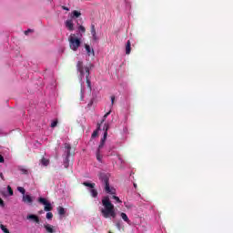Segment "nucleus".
Wrapping results in <instances>:
<instances>
[{
	"label": "nucleus",
	"instance_id": "42",
	"mask_svg": "<svg viewBox=\"0 0 233 233\" xmlns=\"http://www.w3.org/2000/svg\"><path fill=\"white\" fill-rule=\"evenodd\" d=\"M28 32H32L31 29H28L27 31L25 32V35H28Z\"/></svg>",
	"mask_w": 233,
	"mask_h": 233
},
{
	"label": "nucleus",
	"instance_id": "31",
	"mask_svg": "<svg viewBox=\"0 0 233 233\" xmlns=\"http://www.w3.org/2000/svg\"><path fill=\"white\" fill-rule=\"evenodd\" d=\"M100 150H101V148H99V146H98V149H97V153H96L97 161H101V155H99Z\"/></svg>",
	"mask_w": 233,
	"mask_h": 233
},
{
	"label": "nucleus",
	"instance_id": "41",
	"mask_svg": "<svg viewBox=\"0 0 233 233\" xmlns=\"http://www.w3.org/2000/svg\"><path fill=\"white\" fill-rule=\"evenodd\" d=\"M0 177L1 179H3V181H5V176L3 175V173H0Z\"/></svg>",
	"mask_w": 233,
	"mask_h": 233
},
{
	"label": "nucleus",
	"instance_id": "21",
	"mask_svg": "<svg viewBox=\"0 0 233 233\" xmlns=\"http://www.w3.org/2000/svg\"><path fill=\"white\" fill-rule=\"evenodd\" d=\"M120 216L122 219L126 221V223H130V219L128 218V216L127 215V213H121Z\"/></svg>",
	"mask_w": 233,
	"mask_h": 233
},
{
	"label": "nucleus",
	"instance_id": "10",
	"mask_svg": "<svg viewBox=\"0 0 233 233\" xmlns=\"http://www.w3.org/2000/svg\"><path fill=\"white\" fill-rule=\"evenodd\" d=\"M85 48H86V52L87 54V56H96L95 52H94V48H91L90 46H88L87 44L85 45Z\"/></svg>",
	"mask_w": 233,
	"mask_h": 233
},
{
	"label": "nucleus",
	"instance_id": "14",
	"mask_svg": "<svg viewBox=\"0 0 233 233\" xmlns=\"http://www.w3.org/2000/svg\"><path fill=\"white\" fill-rule=\"evenodd\" d=\"M82 185L84 187H87L88 188H91V190L93 188H96V183H90V182H83Z\"/></svg>",
	"mask_w": 233,
	"mask_h": 233
},
{
	"label": "nucleus",
	"instance_id": "36",
	"mask_svg": "<svg viewBox=\"0 0 233 233\" xmlns=\"http://www.w3.org/2000/svg\"><path fill=\"white\" fill-rule=\"evenodd\" d=\"M0 207H5V201L0 198Z\"/></svg>",
	"mask_w": 233,
	"mask_h": 233
},
{
	"label": "nucleus",
	"instance_id": "8",
	"mask_svg": "<svg viewBox=\"0 0 233 233\" xmlns=\"http://www.w3.org/2000/svg\"><path fill=\"white\" fill-rule=\"evenodd\" d=\"M85 72L86 73V79L87 86H88V88L91 89L92 85H91L90 79L88 78V77H90V68H88V66H86L85 67Z\"/></svg>",
	"mask_w": 233,
	"mask_h": 233
},
{
	"label": "nucleus",
	"instance_id": "5",
	"mask_svg": "<svg viewBox=\"0 0 233 233\" xmlns=\"http://www.w3.org/2000/svg\"><path fill=\"white\" fill-rule=\"evenodd\" d=\"M65 150L66 157H70V156H74V150L72 151V146H70V144H65Z\"/></svg>",
	"mask_w": 233,
	"mask_h": 233
},
{
	"label": "nucleus",
	"instance_id": "25",
	"mask_svg": "<svg viewBox=\"0 0 233 233\" xmlns=\"http://www.w3.org/2000/svg\"><path fill=\"white\" fill-rule=\"evenodd\" d=\"M72 14H73V17H80L81 15V12L77 10L73 11Z\"/></svg>",
	"mask_w": 233,
	"mask_h": 233
},
{
	"label": "nucleus",
	"instance_id": "35",
	"mask_svg": "<svg viewBox=\"0 0 233 233\" xmlns=\"http://www.w3.org/2000/svg\"><path fill=\"white\" fill-rule=\"evenodd\" d=\"M116 101V96H111V106H114V102Z\"/></svg>",
	"mask_w": 233,
	"mask_h": 233
},
{
	"label": "nucleus",
	"instance_id": "9",
	"mask_svg": "<svg viewBox=\"0 0 233 233\" xmlns=\"http://www.w3.org/2000/svg\"><path fill=\"white\" fill-rule=\"evenodd\" d=\"M24 203H27L28 205H32L34 203V198L30 195H24L23 196Z\"/></svg>",
	"mask_w": 233,
	"mask_h": 233
},
{
	"label": "nucleus",
	"instance_id": "38",
	"mask_svg": "<svg viewBox=\"0 0 233 233\" xmlns=\"http://www.w3.org/2000/svg\"><path fill=\"white\" fill-rule=\"evenodd\" d=\"M81 98H80V101H83V98L85 97V96H84V93H83V88L81 89Z\"/></svg>",
	"mask_w": 233,
	"mask_h": 233
},
{
	"label": "nucleus",
	"instance_id": "19",
	"mask_svg": "<svg viewBox=\"0 0 233 233\" xmlns=\"http://www.w3.org/2000/svg\"><path fill=\"white\" fill-rule=\"evenodd\" d=\"M57 212H58L59 216H65V214H66V210H65V208H63V207H58Z\"/></svg>",
	"mask_w": 233,
	"mask_h": 233
},
{
	"label": "nucleus",
	"instance_id": "28",
	"mask_svg": "<svg viewBox=\"0 0 233 233\" xmlns=\"http://www.w3.org/2000/svg\"><path fill=\"white\" fill-rule=\"evenodd\" d=\"M38 201L39 203H42V205H46L48 202V200H46L45 198H39Z\"/></svg>",
	"mask_w": 233,
	"mask_h": 233
},
{
	"label": "nucleus",
	"instance_id": "7",
	"mask_svg": "<svg viewBox=\"0 0 233 233\" xmlns=\"http://www.w3.org/2000/svg\"><path fill=\"white\" fill-rule=\"evenodd\" d=\"M26 219H28L29 221H33L37 225H39L40 223L39 217L37 215H34V214L27 215Z\"/></svg>",
	"mask_w": 233,
	"mask_h": 233
},
{
	"label": "nucleus",
	"instance_id": "4",
	"mask_svg": "<svg viewBox=\"0 0 233 233\" xmlns=\"http://www.w3.org/2000/svg\"><path fill=\"white\" fill-rule=\"evenodd\" d=\"M108 128L109 126L108 124H105L103 130H104V137L103 138L100 140V144H99V148H103V147H105V142L106 141V137L108 136Z\"/></svg>",
	"mask_w": 233,
	"mask_h": 233
},
{
	"label": "nucleus",
	"instance_id": "2",
	"mask_svg": "<svg viewBox=\"0 0 233 233\" xmlns=\"http://www.w3.org/2000/svg\"><path fill=\"white\" fill-rule=\"evenodd\" d=\"M99 179L105 185V191L106 192V194H116V189L113 187L110 188L108 175L101 173L99 175Z\"/></svg>",
	"mask_w": 233,
	"mask_h": 233
},
{
	"label": "nucleus",
	"instance_id": "30",
	"mask_svg": "<svg viewBox=\"0 0 233 233\" xmlns=\"http://www.w3.org/2000/svg\"><path fill=\"white\" fill-rule=\"evenodd\" d=\"M78 30L80 32H82V34H85V32H86V28H85V26H83V25H79L78 26Z\"/></svg>",
	"mask_w": 233,
	"mask_h": 233
},
{
	"label": "nucleus",
	"instance_id": "15",
	"mask_svg": "<svg viewBox=\"0 0 233 233\" xmlns=\"http://www.w3.org/2000/svg\"><path fill=\"white\" fill-rule=\"evenodd\" d=\"M82 185L84 187H87L88 188H91V190L93 188H96V183H90V182H83Z\"/></svg>",
	"mask_w": 233,
	"mask_h": 233
},
{
	"label": "nucleus",
	"instance_id": "26",
	"mask_svg": "<svg viewBox=\"0 0 233 233\" xmlns=\"http://www.w3.org/2000/svg\"><path fill=\"white\" fill-rule=\"evenodd\" d=\"M97 34L96 32V25L94 24L91 25V35H96Z\"/></svg>",
	"mask_w": 233,
	"mask_h": 233
},
{
	"label": "nucleus",
	"instance_id": "32",
	"mask_svg": "<svg viewBox=\"0 0 233 233\" xmlns=\"http://www.w3.org/2000/svg\"><path fill=\"white\" fill-rule=\"evenodd\" d=\"M46 218V219H52V218H54V214H52V212H47Z\"/></svg>",
	"mask_w": 233,
	"mask_h": 233
},
{
	"label": "nucleus",
	"instance_id": "45",
	"mask_svg": "<svg viewBox=\"0 0 233 233\" xmlns=\"http://www.w3.org/2000/svg\"><path fill=\"white\" fill-rule=\"evenodd\" d=\"M108 233H112V231H109Z\"/></svg>",
	"mask_w": 233,
	"mask_h": 233
},
{
	"label": "nucleus",
	"instance_id": "40",
	"mask_svg": "<svg viewBox=\"0 0 233 233\" xmlns=\"http://www.w3.org/2000/svg\"><path fill=\"white\" fill-rule=\"evenodd\" d=\"M62 8H63V10H66V12H68V10H70L68 7H66L65 5H63Z\"/></svg>",
	"mask_w": 233,
	"mask_h": 233
},
{
	"label": "nucleus",
	"instance_id": "33",
	"mask_svg": "<svg viewBox=\"0 0 233 233\" xmlns=\"http://www.w3.org/2000/svg\"><path fill=\"white\" fill-rule=\"evenodd\" d=\"M112 198L115 199L116 203H123V201H121L117 196H113Z\"/></svg>",
	"mask_w": 233,
	"mask_h": 233
},
{
	"label": "nucleus",
	"instance_id": "18",
	"mask_svg": "<svg viewBox=\"0 0 233 233\" xmlns=\"http://www.w3.org/2000/svg\"><path fill=\"white\" fill-rule=\"evenodd\" d=\"M41 164L44 167H48V165H50V160L48 158L42 157Z\"/></svg>",
	"mask_w": 233,
	"mask_h": 233
},
{
	"label": "nucleus",
	"instance_id": "16",
	"mask_svg": "<svg viewBox=\"0 0 233 233\" xmlns=\"http://www.w3.org/2000/svg\"><path fill=\"white\" fill-rule=\"evenodd\" d=\"M64 167H65V168H68L70 167V157H65Z\"/></svg>",
	"mask_w": 233,
	"mask_h": 233
},
{
	"label": "nucleus",
	"instance_id": "22",
	"mask_svg": "<svg viewBox=\"0 0 233 233\" xmlns=\"http://www.w3.org/2000/svg\"><path fill=\"white\" fill-rule=\"evenodd\" d=\"M98 130H101V124H97V129L96 130H95L93 133H92V135H91V137H97V131Z\"/></svg>",
	"mask_w": 233,
	"mask_h": 233
},
{
	"label": "nucleus",
	"instance_id": "1",
	"mask_svg": "<svg viewBox=\"0 0 233 233\" xmlns=\"http://www.w3.org/2000/svg\"><path fill=\"white\" fill-rule=\"evenodd\" d=\"M102 205L104 208L101 209V214L103 218L107 219V218H116V209L114 208V204L110 201V198L104 197L102 198Z\"/></svg>",
	"mask_w": 233,
	"mask_h": 233
},
{
	"label": "nucleus",
	"instance_id": "6",
	"mask_svg": "<svg viewBox=\"0 0 233 233\" xmlns=\"http://www.w3.org/2000/svg\"><path fill=\"white\" fill-rule=\"evenodd\" d=\"M76 70L77 72H79L82 77L85 76V67L83 66V61H78L76 63Z\"/></svg>",
	"mask_w": 233,
	"mask_h": 233
},
{
	"label": "nucleus",
	"instance_id": "43",
	"mask_svg": "<svg viewBox=\"0 0 233 233\" xmlns=\"http://www.w3.org/2000/svg\"><path fill=\"white\" fill-rule=\"evenodd\" d=\"M133 186L135 188H137V184L134 183Z\"/></svg>",
	"mask_w": 233,
	"mask_h": 233
},
{
	"label": "nucleus",
	"instance_id": "29",
	"mask_svg": "<svg viewBox=\"0 0 233 233\" xmlns=\"http://www.w3.org/2000/svg\"><path fill=\"white\" fill-rule=\"evenodd\" d=\"M7 192L9 196H14V189H12V187L7 186Z\"/></svg>",
	"mask_w": 233,
	"mask_h": 233
},
{
	"label": "nucleus",
	"instance_id": "23",
	"mask_svg": "<svg viewBox=\"0 0 233 233\" xmlns=\"http://www.w3.org/2000/svg\"><path fill=\"white\" fill-rule=\"evenodd\" d=\"M89 192H90L92 198H97L98 193H97V189H96V187H93V189H90Z\"/></svg>",
	"mask_w": 233,
	"mask_h": 233
},
{
	"label": "nucleus",
	"instance_id": "12",
	"mask_svg": "<svg viewBox=\"0 0 233 233\" xmlns=\"http://www.w3.org/2000/svg\"><path fill=\"white\" fill-rule=\"evenodd\" d=\"M130 52H132V43L130 40H127L126 45V54L127 56H130Z\"/></svg>",
	"mask_w": 233,
	"mask_h": 233
},
{
	"label": "nucleus",
	"instance_id": "17",
	"mask_svg": "<svg viewBox=\"0 0 233 233\" xmlns=\"http://www.w3.org/2000/svg\"><path fill=\"white\" fill-rule=\"evenodd\" d=\"M54 208H52V204H50V202H47L46 205H45V208H44V210L46 212H50L52 211Z\"/></svg>",
	"mask_w": 233,
	"mask_h": 233
},
{
	"label": "nucleus",
	"instance_id": "13",
	"mask_svg": "<svg viewBox=\"0 0 233 233\" xmlns=\"http://www.w3.org/2000/svg\"><path fill=\"white\" fill-rule=\"evenodd\" d=\"M44 228H46L48 233H54V226L50 224L44 225Z\"/></svg>",
	"mask_w": 233,
	"mask_h": 233
},
{
	"label": "nucleus",
	"instance_id": "24",
	"mask_svg": "<svg viewBox=\"0 0 233 233\" xmlns=\"http://www.w3.org/2000/svg\"><path fill=\"white\" fill-rule=\"evenodd\" d=\"M0 228L4 233H10V230L8 228H6V226L1 224L0 225Z\"/></svg>",
	"mask_w": 233,
	"mask_h": 233
},
{
	"label": "nucleus",
	"instance_id": "3",
	"mask_svg": "<svg viewBox=\"0 0 233 233\" xmlns=\"http://www.w3.org/2000/svg\"><path fill=\"white\" fill-rule=\"evenodd\" d=\"M68 40L71 50L77 52L78 48L81 46V39L76 37L75 34H71Z\"/></svg>",
	"mask_w": 233,
	"mask_h": 233
},
{
	"label": "nucleus",
	"instance_id": "44",
	"mask_svg": "<svg viewBox=\"0 0 233 233\" xmlns=\"http://www.w3.org/2000/svg\"><path fill=\"white\" fill-rule=\"evenodd\" d=\"M93 103H94V102L91 101L90 104H88V106H92V104H93Z\"/></svg>",
	"mask_w": 233,
	"mask_h": 233
},
{
	"label": "nucleus",
	"instance_id": "37",
	"mask_svg": "<svg viewBox=\"0 0 233 233\" xmlns=\"http://www.w3.org/2000/svg\"><path fill=\"white\" fill-rule=\"evenodd\" d=\"M93 40L97 41V34L92 35Z\"/></svg>",
	"mask_w": 233,
	"mask_h": 233
},
{
	"label": "nucleus",
	"instance_id": "11",
	"mask_svg": "<svg viewBox=\"0 0 233 233\" xmlns=\"http://www.w3.org/2000/svg\"><path fill=\"white\" fill-rule=\"evenodd\" d=\"M66 26L69 32H73L74 30V22L72 20L66 21Z\"/></svg>",
	"mask_w": 233,
	"mask_h": 233
},
{
	"label": "nucleus",
	"instance_id": "39",
	"mask_svg": "<svg viewBox=\"0 0 233 233\" xmlns=\"http://www.w3.org/2000/svg\"><path fill=\"white\" fill-rule=\"evenodd\" d=\"M0 163H5V157L2 155H0Z\"/></svg>",
	"mask_w": 233,
	"mask_h": 233
},
{
	"label": "nucleus",
	"instance_id": "34",
	"mask_svg": "<svg viewBox=\"0 0 233 233\" xmlns=\"http://www.w3.org/2000/svg\"><path fill=\"white\" fill-rule=\"evenodd\" d=\"M57 123L58 121L57 120H55L51 123V128H56V127H57Z\"/></svg>",
	"mask_w": 233,
	"mask_h": 233
},
{
	"label": "nucleus",
	"instance_id": "27",
	"mask_svg": "<svg viewBox=\"0 0 233 233\" xmlns=\"http://www.w3.org/2000/svg\"><path fill=\"white\" fill-rule=\"evenodd\" d=\"M18 192H20L21 194H23V196H25V194L26 193V190L25 189V187H17Z\"/></svg>",
	"mask_w": 233,
	"mask_h": 233
},
{
	"label": "nucleus",
	"instance_id": "20",
	"mask_svg": "<svg viewBox=\"0 0 233 233\" xmlns=\"http://www.w3.org/2000/svg\"><path fill=\"white\" fill-rule=\"evenodd\" d=\"M110 114H112V110H109L107 113H106L103 116V119L100 122V125H103L106 119V117H108L110 116Z\"/></svg>",
	"mask_w": 233,
	"mask_h": 233
}]
</instances>
